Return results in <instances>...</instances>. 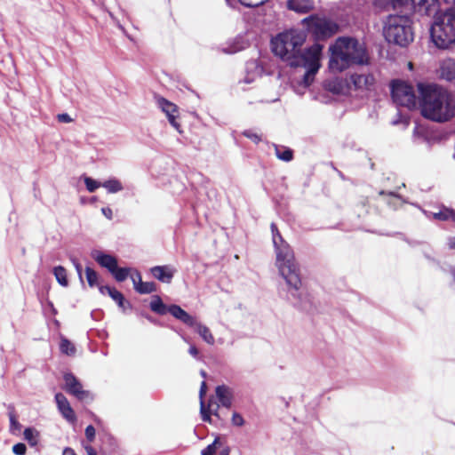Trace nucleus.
<instances>
[{
	"mask_svg": "<svg viewBox=\"0 0 455 455\" xmlns=\"http://www.w3.org/2000/svg\"><path fill=\"white\" fill-rule=\"evenodd\" d=\"M275 156L283 162H291L293 157V150L285 146L275 145Z\"/></svg>",
	"mask_w": 455,
	"mask_h": 455,
	"instance_id": "nucleus-24",
	"label": "nucleus"
},
{
	"mask_svg": "<svg viewBox=\"0 0 455 455\" xmlns=\"http://www.w3.org/2000/svg\"><path fill=\"white\" fill-rule=\"evenodd\" d=\"M150 309L160 315H164L168 313V307L163 302L162 299L158 295L154 296L151 300Z\"/></svg>",
	"mask_w": 455,
	"mask_h": 455,
	"instance_id": "nucleus-25",
	"label": "nucleus"
},
{
	"mask_svg": "<svg viewBox=\"0 0 455 455\" xmlns=\"http://www.w3.org/2000/svg\"><path fill=\"white\" fill-rule=\"evenodd\" d=\"M374 77L372 75H358L354 74L350 76V81L355 89H369L374 84Z\"/></svg>",
	"mask_w": 455,
	"mask_h": 455,
	"instance_id": "nucleus-17",
	"label": "nucleus"
},
{
	"mask_svg": "<svg viewBox=\"0 0 455 455\" xmlns=\"http://www.w3.org/2000/svg\"><path fill=\"white\" fill-rule=\"evenodd\" d=\"M85 436L89 442H92L95 438V428L93 426L89 425L85 428Z\"/></svg>",
	"mask_w": 455,
	"mask_h": 455,
	"instance_id": "nucleus-41",
	"label": "nucleus"
},
{
	"mask_svg": "<svg viewBox=\"0 0 455 455\" xmlns=\"http://www.w3.org/2000/svg\"><path fill=\"white\" fill-rule=\"evenodd\" d=\"M101 212L103 213V215L108 219V220H112L113 218V212L112 210L109 208V207H104L101 209Z\"/></svg>",
	"mask_w": 455,
	"mask_h": 455,
	"instance_id": "nucleus-45",
	"label": "nucleus"
},
{
	"mask_svg": "<svg viewBox=\"0 0 455 455\" xmlns=\"http://www.w3.org/2000/svg\"><path fill=\"white\" fill-rule=\"evenodd\" d=\"M111 274L114 275L115 279L117 282H124L127 279L129 274H130V268L128 267H118V265L111 272Z\"/></svg>",
	"mask_w": 455,
	"mask_h": 455,
	"instance_id": "nucleus-29",
	"label": "nucleus"
},
{
	"mask_svg": "<svg viewBox=\"0 0 455 455\" xmlns=\"http://www.w3.org/2000/svg\"><path fill=\"white\" fill-rule=\"evenodd\" d=\"M62 455H76V451L72 448L66 447L63 450Z\"/></svg>",
	"mask_w": 455,
	"mask_h": 455,
	"instance_id": "nucleus-50",
	"label": "nucleus"
},
{
	"mask_svg": "<svg viewBox=\"0 0 455 455\" xmlns=\"http://www.w3.org/2000/svg\"><path fill=\"white\" fill-rule=\"evenodd\" d=\"M189 353L193 355V356H196L199 353L198 349L195 347V346H191L189 347Z\"/></svg>",
	"mask_w": 455,
	"mask_h": 455,
	"instance_id": "nucleus-52",
	"label": "nucleus"
},
{
	"mask_svg": "<svg viewBox=\"0 0 455 455\" xmlns=\"http://www.w3.org/2000/svg\"><path fill=\"white\" fill-rule=\"evenodd\" d=\"M215 394L219 403L223 407L229 409L232 406L234 395L233 391L229 387L226 385L218 386L215 389Z\"/></svg>",
	"mask_w": 455,
	"mask_h": 455,
	"instance_id": "nucleus-15",
	"label": "nucleus"
},
{
	"mask_svg": "<svg viewBox=\"0 0 455 455\" xmlns=\"http://www.w3.org/2000/svg\"><path fill=\"white\" fill-rule=\"evenodd\" d=\"M243 135L251 140L255 144H259L261 141V135L258 134L252 130H245L243 132Z\"/></svg>",
	"mask_w": 455,
	"mask_h": 455,
	"instance_id": "nucleus-36",
	"label": "nucleus"
},
{
	"mask_svg": "<svg viewBox=\"0 0 455 455\" xmlns=\"http://www.w3.org/2000/svg\"><path fill=\"white\" fill-rule=\"evenodd\" d=\"M270 228L279 272L291 288L299 291L302 283L299 268L295 262L293 252L290 245L283 240L276 224L272 222Z\"/></svg>",
	"mask_w": 455,
	"mask_h": 455,
	"instance_id": "nucleus-3",
	"label": "nucleus"
},
{
	"mask_svg": "<svg viewBox=\"0 0 455 455\" xmlns=\"http://www.w3.org/2000/svg\"><path fill=\"white\" fill-rule=\"evenodd\" d=\"M229 448H225L220 452V455H229Z\"/></svg>",
	"mask_w": 455,
	"mask_h": 455,
	"instance_id": "nucleus-53",
	"label": "nucleus"
},
{
	"mask_svg": "<svg viewBox=\"0 0 455 455\" xmlns=\"http://www.w3.org/2000/svg\"><path fill=\"white\" fill-rule=\"evenodd\" d=\"M379 195H380V196H383V195H386V193H385L384 191H380V192H379Z\"/></svg>",
	"mask_w": 455,
	"mask_h": 455,
	"instance_id": "nucleus-57",
	"label": "nucleus"
},
{
	"mask_svg": "<svg viewBox=\"0 0 455 455\" xmlns=\"http://www.w3.org/2000/svg\"><path fill=\"white\" fill-rule=\"evenodd\" d=\"M146 318H147L148 320L151 321V322L153 321L152 316H150V315H146Z\"/></svg>",
	"mask_w": 455,
	"mask_h": 455,
	"instance_id": "nucleus-54",
	"label": "nucleus"
},
{
	"mask_svg": "<svg viewBox=\"0 0 455 455\" xmlns=\"http://www.w3.org/2000/svg\"><path fill=\"white\" fill-rule=\"evenodd\" d=\"M446 244L450 250H455V236L449 237Z\"/></svg>",
	"mask_w": 455,
	"mask_h": 455,
	"instance_id": "nucleus-48",
	"label": "nucleus"
},
{
	"mask_svg": "<svg viewBox=\"0 0 455 455\" xmlns=\"http://www.w3.org/2000/svg\"><path fill=\"white\" fill-rule=\"evenodd\" d=\"M12 451L16 455H24L27 451V447L23 443H18L12 446Z\"/></svg>",
	"mask_w": 455,
	"mask_h": 455,
	"instance_id": "nucleus-39",
	"label": "nucleus"
},
{
	"mask_svg": "<svg viewBox=\"0 0 455 455\" xmlns=\"http://www.w3.org/2000/svg\"><path fill=\"white\" fill-rule=\"evenodd\" d=\"M112 291H116V288L114 287H110V286H100V291L102 293V294H108L110 296V292H112Z\"/></svg>",
	"mask_w": 455,
	"mask_h": 455,
	"instance_id": "nucleus-46",
	"label": "nucleus"
},
{
	"mask_svg": "<svg viewBox=\"0 0 455 455\" xmlns=\"http://www.w3.org/2000/svg\"><path fill=\"white\" fill-rule=\"evenodd\" d=\"M302 23L315 41L326 40L339 31V25L335 21L318 15H310Z\"/></svg>",
	"mask_w": 455,
	"mask_h": 455,
	"instance_id": "nucleus-7",
	"label": "nucleus"
},
{
	"mask_svg": "<svg viewBox=\"0 0 455 455\" xmlns=\"http://www.w3.org/2000/svg\"><path fill=\"white\" fill-rule=\"evenodd\" d=\"M95 260L103 267H106L110 273L116 267L117 259L110 255L103 252H98L94 256Z\"/></svg>",
	"mask_w": 455,
	"mask_h": 455,
	"instance_id": "nucleus-20",
	"label": "nucleus"
},
{
	"mask_svg": "<svg viewBox=\"0 0 455 455\" xmlns=\"http://www.w3.org/2000/svg\"><path fill=\"white\" fill-rule=\"evenodd\" d=\"M419 106L422 116L444 123L455 115V103L449 92L435 84H419Z\"/></svg>",
	"mask_w": 455,
	"mask_h": 455,
	"instance_id": "nucleus-1",
	"label": "nucleus"
},
{
	"mask_svg": "<svg viewBox=\"0 0 455 455\" xmlns=\"http://www.w3.org/2000/svg\"><path fill=\"white\" fill-rule=\"evenodd\" d=\"M323 48V46L318 42L315 43L313 45L306 49V57H304L305 60L301 61V64L290 65L291 67H302L307 69L304 75V83L307 85H309L313 82L315 75L321 67L320 59Z\"/></svg>",
	"mask_w": 455,
	"mask_h": 455,
	"instance_id": "nucleus-8",
	"label": "nucleus"
},
{
	"mask_svg": "<svg viewBox=\"0 0 455 455\" xmlns=\"http://www.w3.org/2000/svg\"><path fill=\"white\" fill-rule=\"evenodd\" d=\"M213 403L212 399L209 400V403L207 405H205L204 401H202L200 403V412L202 420L204 422H212L211 414H213L215 416H218V409L220 407V404H215V408L212 409Z\"/></svg>",
	"mask_w": 455,
	"mask_h": 455,
	"instance_id": "nucleus-21",
	"label": "nucleus"
},
{
	"mask_svg": "<svg viewBox=\"0 0 455 455\" xmlns=\"http://www.w3.org/2000/svg\"><path fill=\"white\" fill-rule=\"evenodd\" d=\"M101 186L110 193H116L123 189L121 182L117 180H107Z\"/></svg>",
	"mask_w": 455,
	"mask_h": 455,
	"instance_id": "nucleus-31",
	"label": "nucleus"
},
{
	"mask_svg": "<svg viewBox=\"0 0 455 455\" xmlns=\"http://www.w3.org/2000/svg\"><path fill=\"white\" fill-rule=\"evenodd\" d=\"M287 6L290 10L299 13H307L314 8L311 0H288Z\"/></svg>",
	"mask_w": 455,
	"mask_h": 455,
	"instance_id": "nucleus-18",
	"label": "nucleus"
},
{
	"mask_svg": "<svg viewBox=\"0 0 455 455\" xmlns=\"http://www.w3.org/2000/svg\"><path fill=\"white\" fill-rule=\"evenodd\" d=\"M168 313L188 326L194 327L196 325V319L178 305L169 306Z\"/></svg>",
	"mask_w": 455,
	"mask_h": 455,
	"instance_id": "nucleus-14",
	"label": "nucleus"
},
{
	"mask_svg": "<svg viewBox=\"0 0 455 455\" xmlns=\"http://www.w3.org/2000/svg\"><path fill=\"white\" fill-rule=\"evenodd\" d=\"M86 280L90 287L97 286L99 275L97 272L90 267H85Z\"/></svg>",
	"mask_w": 455,
	"mask_h": 455,
	"instance_id": "nucleus-32",
	"label": "nucleus"
},
{
	"mask_svg": "<svg viewBox=\"0 0 455 455\" xmlns=\"http://www.w3.org/2000/svg\"><path fill=\"white\" fill-rule=\"evenodd\" d=\"M446 3H455V0H445Z\"/></svg>",
	"mask_w": 455,
	"mask_h": 455,
	"instance_id": "nucleus-55",
	"label": "nucleus"
},
{
	"mask_svg": "<svg viewBox=\"0 0 455 455\" xmlns=\"http://www.w3.org/2000/svg\"><path fill=\"white\" fill-rule=\"evenodd\" d=\"M206 373L203 371L202 373H201V376H204L205 377Z\"/></svg>",
	"mask_w": 455,
	"mask_h": 455,
	"instance_id": "nucleus-58",
	"label": "nucleus"
},
{
	"mask_svg": "<svg viewBox=\"0 0 455 455\" xmlns=\"http://www.w3.org/2000/svg\"><path fill=\"white\" fill-rule=\"evenodd\" d=\"M433 218L435 220L455 223V210L443 205L437 212H433Z\"/></svg>",
	"mask_w": 455,
	"mask_h": 455,
	"instance_id": "nucleus-22",
	"label": "nucleus"
},
{
	"mask_svg": "<svg viewBox=\"0 0 455 455\" xmlns=\"http://www.w3.org/2000/svg\"><path fill=\"white\" fill-rule=\"evenodd\" d=\"M376 5H381L385 9H387V6L392 4L389 0H375Z\"/></svg>",
	"mask_w": 455,
	"mask_h": 455,
	"instance_id": "nucleus-47",
	"label": "nucleus"
},
{
	"mask_svg": "<svg viewBox=\"0 0 455 455\" xmlns=\"http://www.w3.org/2000/svg\"><path fill=\"white\" fill-rule=\"evenodd\" d=\"M409 68H412V63L411 62L409 63Z\"/></svg>",
	"mask_w": 455,
	"mask_h": 455,
	"instance_id": "nucleus-59",
	"label": "nucleus"
},
{
	"mask_svg": "<svg viewBox=\"0 0 455 455\" xmlns=\"http://www.w3.org/2000/svg\"><path fill=\"white\" fill-rule=\"evenodd\" d=\"M74 265L80 279H82V265L77 260H74Z\"/></svg>",
	"mask_w": 455,
	"mask_h": 455,
	"instance_id": "nucleus-49",
	"label": "nucleus"
},
{
	"mask_svg": "<svg viewBox=\"0 0 455 455\" xmlns=\"http://www.w3.org/2000/svg\"><path fill=\"white\" fill-rule=\"evenodd\" d=\"M110 297L123 309H125V306L131 307V304L125 300L124 295L116 289V291H112V292H110Z\"/></svg>",
	"mask_w": 455,
	"mask_h": 455,
	"instance_id": "nucleus-33",
	"label": "nucleus"
},
{
	"mask_svg": "<svg viewBox=\"0 0 455 455\" xmlns=\"http://www.w3.org/2000/svg\"><path fill=\"white\" fill-rule=\"evenodd\" d=\"M195 326L196 328L197 333L201 336V338L206 343L211 344V345H212L214 343V337L207 326H205L202 323H197L196 322Z\"/></svg>",
	"mask_w": 455,
	"mask_h": 455,
	"instance_id": "nucleus-26",
	"label": "nucleus"
},
{
	"mask_svg": "<svg viewBox=\"0 0 455 455\" xmlns=\"http://www.w3.org/2000/svg\"><path fill=\"white\" fill-rule=\"evenodd\" d=\"M241 4L246 7H258L264 4L267 0H238Z\"/></svg>",
	"mask_w": 455,
	"mask_h": 455,
	"instance_id": "nucleus-38",
	"label": "nucleus"
},
{
	"mask_svg": "<svg viewBox=\"0 0 455 455\" xmlns=\"http://www.w3.org/2000/svg\"><path fill=\"white\" fill-rule=\"evenodd\" d=\"M391 96L394 102L409 109L414 108L417 98L413 87L403 81L394 80L391 83Z\"/></svg>",
	"mask_w": 455,
	"mask_h": 455,
	"instance_id": "nucleus-9",
	"label": "nucleus"
},
{
	"mask_svg": "<svg viewBox=\"0 0 455 455\" xmlns=\"http://www.w3.org/2000/svg\"><path fill=\"white\" fill-rule=\"evenodd\" d=\"M435 0H411L415 12L429 15Z\"/></svg>",
	"mask_w": 455,
	"mask_h": 455,
	"instance_id": "nucleus-23",
	"label": "nucleus"
},
{
	"mask_svg": "<svg viewBox=\"0 0 455 455\" xmlns=\"http://www.w3.org/2000/svg\"><path fill=\"white\" fill-rule=\"evenodd\" d=\"M157 104L161 108L162 111L165 113L171 125L173 126L179 132H181V125L177 122V118L179 117L178 106L164 97H159L157 99Z\"/></svg>",
	"mask_w": 455,
	"mask_h": 455,
	"instance_id": "nucleus-11",
	"label": "nucleus"
},
{
	"mask_svg": "<svg viewBox=\"0 0 455 455\" xmlns=\"http://www.w3.org/2000/svg\"><path fill=\"white\" fill-rule=\"evenodd\" d=\"M55 402L63 418L71 423H75L76 421V415L67 397L62 393H57L55 395Z\"/></svg>",
	"mask_w": 455,
	"mask_h": 455,
	"instance_id": "nucleus-12",
	"label": "nucleus"
},
{
	"mask_svg": "<svg viewBox=\"0 0 455 455\" xmlns=\"http://www.w3.org/2000/svg\"><path fill=\"white\" fill-rule=\"evenodd\" d=\"M430 36L439 49L445 50L455 44V7L447 9L435 19Z\"/></svg>",
	"mask_w": 455,
	"mask_h": 455,
	"instance_id": "nucleus-5",
	"label": "nucleus"
},
{
	"mask_svg": "<svg viewBox=\"0 0 455 455\" xmlns=\"http://www.w3.org/2000/svg\"><path fill=\"white\" fill-rule=\"evenodd\" d=\"M440 76L447 81L455 82V60L445 59L440 63Z\"/></svg>",
	"mask_w": 455,
	"mask_h": 455,
	"instance_id": "nucleus-16",
	"label": "nucleus"
},
{
	"mask_svg": "<svg viewBox=\"0 0 455 455\" xmlns=\"http://www.w3.org/2000/svg\"><path fill=\"white\" fill-rule=\"evenodd\" d=\"M63 379L65 381L64 388L68 394L81 401L91 397L90 392L84 390L83 385L73 373H65Z\"/></svg>",
	"mask_w": 455,
	"mask_h": 455,
	"instance_id": "nucleus-10",
	"label": "nucleus"
},
{
	"mask_svg": "<svg viewBox=\"0 0 455 455\" xmlns=\"http://www.w3.org/2000/svg\"><path fill=\"white\" fill-rule=\"evenodd\" d=\"M218 444H220V437H216L212 443L209 444L205 449H204L201 452L202 455H215L218 448Z\"/></svg>",
	"mask_w": 455,
	"mask_h": 455,
	"instance_id": "nucleus-35",
	"label": "nucleus"
},
{
	"mask_svg": "<svg viewBox=\"0 0 455 455\" xmlns=\"http://www.w3.org/2000/svg\"><path fill=\"white\" fill-rule=\"evenodd\" d=\"M151 275L158 281L171 283L176 269L170 265L156 266L150 268Z\"/></svg>",
	"mask_w": 455,
	"mask_h": 455,
	"instance_id": "nucleus-13",
	"label": "nucleus"
},
{
	"mask_svg": "<svg viewBox=\"0 0 455 455\" xmlns=\"http://www.w3.org/2000/svg\"><path fill=\"white\" fill-rule=\"evenodd\" d=\"M232 424L236 427H242L244 424L243 416L238 412H234L232 415Z\"/></svg>",
	"mask_w": 455,
	"mask_h": 455,
	"instance_id": "nucleus-40",
	"label": "nucleus"
},
{
	"mask_svg": "<svg viewBox=\"0 0 455 455\" xmlns=\"http://www.w3.org/2000/svg\"><path fill=\"white\" fill-rule=\"evenodd\" d=\"M388 196H395V193H393V192H390V193H388Z\"/></svg>",
	"mask_w": 455,
	"mask_h": 455,
	"instance_id": "nucleus-56",
	"label": "nucleus"
},
{
	"mask_svg": "<svg viewBox=\"0 0 455 455\" xmlns=\"http://www.w3.org/2000/svg\"><path fill=\"white\" fill-rule=\"evenodd\" d=\"M10 419V429L11 431H20L21 428V425L18 421L17 415L13 407L10 408L9 413Z\"/></svg>",
	"mask_w": 455,
	"mask_h": 455,
	"instance_id": "nucleus-34",
	"label": "nucleus"
},
{
	"mask_svg": "<svg viewBox=\"0 0 455 455\" xmlns=\"http://www.w3.org/2000/svg\"><path fill=\"white\" fill-rule=\"evenodd\" d=\"M84 183L87 190L91 193L94 192L98 188L101 186L100 183L89 177L84 179Z\"/></svg>",
	"mask_w": 455,
	"mask_h": 455,
	"instance_id": "nucleus-37",
	"label": "nucleus"
},
{
	"mask_svg": "<svg viewBox=\"0 0 455 455\" xmlns=\"http://www.w3.org/2000/svg\"><path fill=\"white\" fill-rule=\"evenodd\" d=\"M305 41L306 35L304 32L291 29L272 38V51L275 55L289 65L301 64V61L305 60L304 57H306V50L301 52V46Z\"/></svg>",
	"mask_w": 455,
	"mask_h": 455,
	"instance_id": "nucleus-4",
	"label": "nucleus"
},
{
	"mask_svg": "<svg viewBox=\"0 0 455 455\" xmlns=\"http://www.w3.org/2000/svg\"><path fill=\"white\" fill-rule=\"evenodd\" d=\"M206 392H207V385H206L205 381H203L201 383V387H200V390H199L200 403L202 401H204V398L206 395Z\"/></svg>",
	"mask_w": 455,
	"mask_h": 455,
	"instance_id": "nucleus-44",
	"label": "nucleus"
},
{
	"mask_svg": "<svg viewBox=\"0 0 455 455\" xmlns=\"http://www.w3.org/2000/svg\"><path fill=\"white\" fill-rule=\"evenodd\" d=\"M136 276L139 281L136 282V278L134 277L132 281L137 292L140 294H149L156 291V284L154 282H143L140 273H137Z\"/></svg>",
	"mask_w": 455,
	"mask_h": 455,
	"instance_id": "nucleus-19",
	"label": "nucleus"
},
{
	"mask_svg": "<svg viewBox=\"0 0 455 455\" xmlns=\"http://www.w3.org/2000/svg\"><path fill=\"white\" fill-rule=\"evenodd\" d=\"M57 120L60 123H70L73 121V119L70 117V116L67 113L59 114L57 116Z\"/></svg>",
	"mask_w": 455,
	"mask_h": 455,
	"instance_id": "nucleus-43",
	"label": "nucleus"
},
{
	"mask_svg": "<svg viewBox=\"0 0 455 455\" xmlns=\"http://www.w3.org/2000/svg\"><path fill=\"white\" fill-rule=\"evenodd\" d=\"M84 448L87 452V455H97L96 451L91 445H87Z\"/></svg>",
	"mask_w": 455,
	"mask_h": 455,
	"instance_id": "nucleus-51",
	"label": "nucleus"
},
{
	"mask_svg": "<svg viewBox=\"0 0 455 455\" xmlns=\"http://www.w3.org/2000/svg\"><path fill=\"white\" fill-rule=\"evenodd\" d=\"M60 350L62 354L68 356L74 355L76 352L75 345L65 337H61L60 339Z\"/></svg>",
	"mask_w": 455,
	"mask_h": 455,
	"instance_id": "nucleus-27",
	"label": "nucleus"
},
{
	"mask_svg": "<svg viewBox=\"0 0 455 455\" xmlns=\"http://www.w3.org/2000/svg\"><path fill=\"white\" fill-rule=\"evenodd\" d=\"M326 88L330 92H334V93H339L340 90H341L340 84L339 83H336V82L329 83L328 85L326 86Z\"/></svg>",
	"mask_w": 455,
	"mask_h": 455,
	"instance_id": "nucleus-42",
	"label": "nucleus"
},
{
	"mask_svg": "<svg viewBox=\"0 0 455 455\" xmlns=\"http://www.w3.org/2000/svg\"><path fill=\"white\" fill-rule=\"evenodd\" d=\"M53 274L56 277L57 282L64 287L68 285V280L67 275V270L62 266H58L53 268Z\"/></svg>",
	"mask_w": 455,
	"mask_h": 455,
	"instance_id": "nucleus-28",
	"label": "nucleus"
},
{
	"mask_svg": "<svg viewBox=\"0 0 455 455\" xmlns=\"http://www.w3.org/2000/svg\"><path fill=\"white\" fill-rule=\"evenodd\" d=\"M412 21L408 16L391 15L384 28V36L388 43L407 46L413 41Z\"/></svg>",
	"mask_w": 455,
	"mask_h": 455,
	"instance_id": "nucleus-6",
	"label": "nucleus"
},
{
	"mask_svg": "<svg viewBox=\"0 0 455 455\" xmlns=\"http://www.w3.org/2000/svg\"><path fill=\"white\" fill-rule=\"evenodd\" d=\"M24 438L31 446H36L38 443V432L31 427L24 430Z\"/></svg>",
	"mask_w": 455,
	"mask_h": 455,
	"instance_id": "nucleus-30",
	"label": "nucleus"
},
{
	"mask_svg": "<svg viewBox=\"0 0 455 455\" xmlns=\"http://www.w3.org/2000/svg\"><path fill=\"white\" fill-rule=\"evenodd\" d=\"M329 68L333 73H339L353 65H365L369 62L364 44L353 37H339L331 47Z\"/></svg>",
	"mask_w": 455,
	"mask_h": 455,
	"instance_id": "nucleus-2",
	"label": "nucleus"
}]
</instances>
